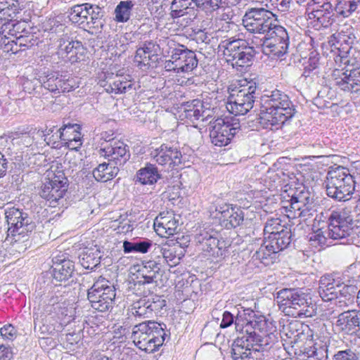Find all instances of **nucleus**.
<instances>
[{
    "label": "nucleus",
    "instance_id": "f704fd0d",
    "mask_svg": "<svg viewBox=\"0 0 360 360\" xmlns=\"http://www.w3.org/2000/svg\"><path fill=\"white\" fill-rule=\"evenodd\" d=\"M88 8L89 3L77 4L71 8L69 15L70 20L72 22L78 24L80 27L85 30L89 29V24L87 20L89 15Z\"/></svg>",
    "mask_w": 360,
    "mask_h": 360
},
{
    "label": "nucleus",
    "instance_id": "37998d69",
    "mask_svg": "<svg viewBox=\"0 0 360 360\" xmlns=\"http://www.w3.org/2000/svg\"><path fill=\"white\" fill-rule=\"evenodd\" d=\"M315 0H311L307 6L306 15H307V23L305 34L309 39V43L313 46L314 42V30H315Z\"/></svg>",
    "mask_w": 360,
    "mask_h": 360
},
{
    "label": "nucleus",
    "instance_id": "c756f323",
    "mask_svg": "<svg viewBox=\"0 0 360 360\" xmlns=\"http://www.w3.org/2000/svg\"><path fill=\"white\" fill-rule=\"evenodd\" d=\"M340 286V282L335 281L332 276H322L319 281V293L323 301H330L336 297V288Z\"/></svg>",
    "mask_w": 360,
    "mask_h": 360
},
{
    "label": "nucleus",
    "instance_id": "5fc2aeb1",
    "mask_svg": "<svg viewBox=\"0 0 360 360\" xmlns=\"http://www.w3.org/2000/svg\"><path fill=\"white\" fill-rule=\"evenodd\" d=\"M23 90L28 94H40V90L42 89L41 77H33L32 79L24 78L22 81Z\"/></svg>",
    "mask_w": 360,
    "mask_h": 360
},
{
    "label": "nucleus",
    "instance_id": "0eeeda50",
    "mask_svg": "<svg viewBox=\"0 0 360 360\" xmlns=\"http://www.w3.org/2000/svg\"><path fill=\"white\" fill-rule=\"evenodd\" d=\"M69 181L63 170H56L48 174L39 191L40 196L49 202V205L56 207L59 200L63 198L68 191Z\"/></svg>",
    "mask_w": 360,
    "mask_h": 360
},
{
    "label": "nucleus",
    "instance_id": "4468645a",
    "mask_svg": "<svg viewBox=\"0 0 360 360\" xmlns=\"http://www.w3.org/2000/svg\"><path fill=\"white\" fill-rule=\"evenodd\" d=\"M101 156H103L119 167L123 166L130 158L129 146L120 141H112L99 150Z\"/></svg>",
    "mask_w": 360,
    "mask_h": 360
},
{
    "label": "nucleus",
    "instance_id": "a878e982",
    "mask_svg": "<svg viewBox=\"0 0 360 360\" xmlns=\"http://www.w3.org/2000/svg\"><path fill=\"white\" fill-rule=\"evenodd\" d=\"M359 310H349L340 314L337 320V326L347 333H353L360 328Z\"/></svg>",
    "mask_w": 360,
    "mask_h": 360
},
{
    "label": "nucleus",
    "instance_id": "69168bd1",
    "mask_svg": "<svg viewBox=\"0 0 360 360\" xmlns=\"http://www.w3.org/2000/svg\"><path fill=\"white\" fill-rule=\"evenodd\" d=\"M153 57L147 54L145 51L139 48L136 52L134 61L138 63V66L140 68L149 67L150 65V60Z\"/></svg>",
    "mask_w": 360,
    "mask_h": 360
},
{
    "label": "nucleus",
    "instance_id": "72a5a7b5",
    "mask_svg": "<svg viewBox=\"0 0 360 360\" xmlns=\"http://www.w3.org/2000/svg\"><path fill=\"white\" fill-rule=\"evenodd\" d=\"M119 171V167L112 162H103L93 170V176L97 181L106 182L115 177Z\"/></svg>",
    "mask_w": 360,
    "mask_h": 360
},
{
    "label": "nucleus",
    "instance_id": "c9c22d12",
    "mask_svg": "<svg viewBox=\"0 0 360 360\" xmlns=\"http://www.w3.org/2000/svg\"><path fill=\"white\" fill-rule=\"evenodd\" d=\"M88 13L90 20L89 21V30L101 32L105 20L103 19L105 11L103 8L96 4H89Z\"/></svg>",
    "mask_w": 360,
    "mask_h": 360
},
{
    "label": "nucleus",
    "instance_id": "f257e3e1",
    "mask_svg": "<svg viewBox=\"0 0 360 360\" xmlns=\"http://www.w3.org/2000/svg\"><path fill=\"white\" fill-rule=\"evenodd\" d=\"M260 118L266 128L278 129L292 118L295 109L288 95L275 89L270 94L262 96L259 101Z\"/></svg>",
    "mask_w": 360,
    "mask_h": 360
},
{
    "label": "nucleus",
    "instance_id": "6e6d98bb",
    "mask_svg": "<svg viewBox=\"0 0 360 360\" xmlns=\"http://www.w3.org/2000/svg\"><path fill=\"white\" fill-rule=\"evenodd\" d=\"M313 52L311 53V56L304 67V71L302 75V77H304V82L307 85H313L314 82V76L315 75V72L314 70H315V58L311 56Z\"/></svg>",
    "mask_w": 360,
    "mask_h": 360
},
{
    "label": "nucleus",
    "instance_id": "49530a36",
    "mask_svg": "<svg viewBox=\"0 0 360 360\" xmlns=\"http://www.w3.org/2000/svg\"><path fill=\"white\" fill-rule=\"evenodd\" d=\"M129 311L135 318L146 319L152 316L146 296L135 302Z\"/></svg>",
    "mask_w": 360,
    "mask_h": 360
},
{
    "label": "nucleus",
    "instance_id": "2eb2a0df",
    "mask_svg": "<svg viewBox=\"0 0 360 360\" xmlns=\"http://www.w3.org/2000/svg\"><path fill=\"white\" fill-rule=\"evenodd\" d=\"M154 160L167 169H173L182 164L181 152L174 146L163 143L151 153Z\"/></svg>",
    "mask_w": 360,
    "mask_h": 360
},
{
    "label": "nucleus",
    "instance_id": "6e6552de",
    "mask_svg": "<svg viewBox=\"0 0 360 360\" xmlns=\"http://www.w3.org/2000/svg\"><path fill=\"white\" fill-rule=\"evenodd\" d=\"M289 207H286L288 218H296L297 217L302 219V221L312 231L315 233V201L314 198L309 196H292L290 198ZM315 240V235L312 234L309 241Z\"/></svg>",
    "mask_w": 360,
    "mask_h": 360
},
{
    "label": "nucleus",
    "instance_id": "393cba45",
    "mask_svg": "<svg viewBox=\"0 0 360 360\" xmlns=\"http://www.w3.org/2000/svg\"><path fill=\"white\" fill-rule=\"evenodd\" d=\"M150 338L148 340V347H144V350L151 353L157 351L162 345L167 334L165 330V324L152 321Z\"/></svg>",
    "mask_w": 360,
    "mask_h": 360
},
{
    "label": "nucleus",
    "instance_id": "aec40b11",
    "mask_svg": "<svg viewBox=\"0 0 360 360\" xmlns=\"http://www.w3.org/2000/svg\"><path fill=\"white\" fill-rule=\"evenodd\" d=\"M184 254L185 250L181 248L178 250L177 246H170L167 244L157 245L153 251V255L155 259H160L161 264L165 262L170 266L178 264Z\"/></svg>",
    "mask_w": 360,
    "mask_h": 360
},
{
    "label": "nucleus",
    "instance_id": "a18cd8bd",
    "mask_svg": "<svg viewBox=\"0 0 360 360\" xmlns=\"http://www.w3.org/2000/svg\"><path fill=\"white\" fill-rule=\"evenodd\" d=\"M56 85L57 89L53 92L55 94L70 92L77 87L73 77L70 75H63L59 72L56 81Z\"/></svg>",
    "mask_w": 360,
    "mask_h": 360
},
{
    "label": "nucleus",
    "instance_id": "9d476101",
    "mask_svg": "<svg viewBox=\"0 0 360 360\" xmlns=\"http://www.w3.org/2000/svg\"><path fill=\"white\" fill-rule=\"evenodd\" d=\"M197 65L195 53L186 46L178 44L172 49L171 58L165 61V68L167 71L179 74L191 72Z\"/></svg>",
    "mask_w": 360,
    "mask_h": 360
},
{
    "label": "nucleus",
    "instance_id": "4c0bfd02",
    "mask_svg": "<svg viewBox=\"0 0 360 360\" xmlns=\"http://www.w3.org/2000/svg\"><path fill=\"white\" fill-rule=\"evenodd\" d=\"M277 253L278 252L274 250L273 248H270V244L266 243L265 240L260 248L253 254L252 259L258 260L264 265L268 266L274 262Z\"/></svg>",
    "mask_w": 360,
    "mask_h": 360
},
{
    "label": "nucleus",
    "instance_id": "a211bd4d",
    "mask_svg": "<svg viewBox=\"0 0 360 360\" xmlns=\"http://www.w3.org/2000/svg\"><path fill=\"white\" fill-rule=\"evenodd\" d=\"M215 210L220 214L219 218L224 221L226 229L236 228L244 220L243 211L237 206L224 203L217 206Z\"/></svg>",
    "mask_w": 360,
    "mask_h": 360
},
{
    "label": "nucleus",
    "instance_id": "7ed1b4c3",
    "mask_svg": "<svg viewBox=\"0 0 360 360\" xmlns=\"http://www.w3.org/2000/svg\"><path fill=\"white\" fill-rule=\"evenodd\" d=\"M242 21L250 33L263 35L262 39L271 36L276 28L281 26L277 24L275 15L264 8H248Z\"/></svg>",
    "mask_w": 360,
    "mask_h": 360
},
{
    "label": "nucleus",
    "instance_id": "9b49d317",
    "mask_svg": "<svg viewBox=\"0 0 360 360\" xmlns=\"http://www.w3.org/2000/svg\"><path fill=\"white\" fill-rule=\"evenodd\" d=\"M353 218L349 209L345 206L332 210L329 217L328 236L333 239L347 237L352 230Z\"/></svg>",
    "mask_w": 360,
    "mask_h": 360
},
{
    "label": "nucleus",
    "instance_id": "0e129e2a",
    "mask_svg": "<svg viewBox=\"0 0 360 360\" xmlns=\"http://www.w3.org/2000/svg\"><path fill=\"white\" fill-rule=\"evenodd\" d=\"M4 3H6L7 6H5L7 10L6 14L8 15V20L10 18H13L20 9V4L23 2V0H0Z\"/></svg>",
    "mask_w": 360,
    "mask_h": 360
},
{
    "label": "nucleus",
    "instance_id": "2f4dec72",
    "mask_svg": "<svg viewBox=\"0 0 360 360\" xmlns=\"http://www.w3.org/2000/svg\"><path fill=\"white\" fill-rule=\"evenodd\" d=\"M161 178L157 167L151 163L146 164L139 169L136 174V181L143 185H153Z\"/></svg>",
    "mask_w": 360,
    "mask_h": 360
},
{
    "label": "nucleus",
    "instance_id": "f8f14e48",
    "mask_svg": "<svg viewBox=\"0 0 360 360\" xmlns=\"http://www.w3.org/2000/svg\"><path fill=\"white\" fill-rule=\"evenodd\" d=\"M278 308L285 315L296 317L300 316L303 310L301 307L307 303L304 294L298 289L283 288L276 294Z\"/></svg>",
    "mask_w": 360,
    "mask_h": 360
},
{
    "label": "nucleus",
    "instance_id": "ddd939ff",
    "mask_svg": "<svg viewBox=\"0 0 360 360\" xmlns=\"http://www.w3.org/2000/svg\"><path fill=\"white\" fill-rule=\"evenodd\" d=\"M349 70L339 68H334L331 78L334 84L340 89L351 93L360 91V70L352 69Z\"/></svg>",
    "mask_w": 360,
    "mask_h": 360
},
{
    "label": "nucleus",
    "instance_id": "f3484780",
    "mask_svg": "<svg viewBox=\"0 0 360 360\" xmlns=\"http://www.w3.org/2000/svg\"><path fill=\"white\" fill-rule=\"evenodd\" d=\"M271 36L260 39L261 45L269 49L270 53L278 57L283 56L288 47V34L282 26L278 27Z\"/></svg>",
    "mask_w": 360,
    "mask_h": 360
},
{
    "label": "nucleus",
    "instance_id": "58836bf2",
    "mask_svg": "<svg viewBox=\"0 0 360 360\" xmlns=\"http://www.w3.org/2000/svg\"><path fill=\"white\" fill-rule=\"evenodd\" d=\"M256 54V51L252 46H247L240 52V55L235 57L231 60L233 68L238 69L239 68H248L251 65L253 58Z\"/></svg>",
    "mask_w": 360,
    "mask_h": 360
},
{
    "label": "nucleus",
    "instance_id": "ea45409f",
    "mask_svg": "<svg viewBox=\"0 0 360 360\" xmlns=\"http://www.w3.org/2000/svg\"><path fill=\"white\" fill-rule=\"evenodd\" d=\"M1 30L0 34L5 35L4 32H6L9 36L16 38L20 34L27 33L30 27L25 21H11L5 22L1 27Z\"/></svg>",
    "mask_w": 360,
    "mask_h": 360
},
{
    "label": "nucleus",
    "instance_id": "473e14b6",
    "mask_svg": "<svg viewBox=\"0 0 360 360\" xmlns=\"http://www.w3.org/2000/svg\"><path fill=\"white\" fill-rule=\"evenodd\" d=\"M292 233L290 229H283L281 233H274L271 236L265 237L266 243L270 244L277 252L283 251L291 243Z\"/></svg>",
    "mask_w": 360,
    "mask_h": 360
},
{
    "label": "nucleus",
    "instance_id": "dca6fc26",
    "mask_svg": "<svg viewBox=\"0 0 360 360\" xmlns=\"http://www.w3.org/2000/svg\"><path fill=\"white\" fill-rule=\"evenodd\" d=\"M355 36L351 27L346 28L345 30H342L332 34L328 41L323 44V49L330 50L331 53H345V49H349L351 44H353Z\"/></svg>",
    "mask_w": 360,
    "mask_h": 360
},
{
    "label": "nucleus",
    "instance_id": "8fccbe9b",
    "mask_svg": "<svg viewBox=\"0 0 360 360\" xmlns=\"http://www.w3.org/2000/svg\"><path fill=\"white\" fill-rule=\"evenodd\" d=\"M313 333L308 335V338L304 345L303 349H300L299 352H295V355H297L300 360H311L314 359L315 355V342L313 340Z\"/></svg>",
    "mask_w": 360,
    "mask_h": 360
},
{
    "label": "nucleus",
    "instance_id": "052dcab7",
    "mask_svg": "<svg viewBox=\"0 0 360 360\" xmlns=\"http://www.w3.org/2000/svg\"><path fill=\"white\" fill-rule=\"evenodd\" d=\"M17 43L19 44L20 47H23L25 49L37 45L38 39L29 30L27 33L20 34L19 37H17Z\"/></svg>",
    "mask_w": 360,
    "mask_h": 360
},
{
    "label": "nucleus",
    "instance_id": "5701e85b",
    "mask_svg": "<svg viewBox=\"0 0 360 360\" xmlns=\"http://www.w3.org/2000/svg\"><path fill=\"white\" fill-rule=\"evenodd\" d=\"M161 268L160 259H155L144 262L142 267L139 270L141 279L138 281L137 284L140 286L157 283L156 279L160 274Z\"/></svg>",
    "mask_w": 360,
    "mask_h": 360
},
{
    "label": "nucleus",
    "instance_id": "e2e57ef3",
    "mask_svg": "<svg viewBox=\"0 0 360 360\" xmlns=\"http://www.w3.org/2000/svg\"><path fill=\"white\" fill-rule=\"evenodd\" d=\"M151 314L160 312L166 305V301L161 297L154 295L151 298H147Z\"/></svg>",
    "mask_w": 360,
    "mask_h": 360
},
{
    "label": "nucleus",
    "instance_id": "3c124183",
    "mask_svg": "<svg viewBox=\"0 0 360 360\" xmlns=\"http://www.w3.org/2000/svg\"><path fill=\"white\" fill-rule=\"evenodd\" d=\"M360 0H338L336 10L343 17H349L357 8Z\"/></svg>",
    "mask_w": 360,
    "mask_h": 360
},
{
    "label": "nucleus",
    "instance_id": "79ce46f5",
    "mask_svg": "<svg viewBox=\"0 0 360 360\" xmlns=\"http://www.w3.org/2000/svg\"><path fill=\"white\" fill-rule=\"evenodd\" d=\"M79 259L84 268L94 269L101 263V252L98 250H87L80 255Z\"/></svg>",
    "mask_w": 360,
    "mask_h": 360
},
{
    "label": "nucleus",
    "instance_id": "09e8293b",
    "mask_svg": "<svg viewBox=\"0 0 360 360\" xmlns=\"http://www.w3.org/2000/svg\"><path fill=\"white\" fill-rule=\"evenodd\" d=\"M197 6L195 0H173L171 5V15L174 18L183 16L188 8Z\"/></svg>",
    "mask_w": 360,
    "mask_h": 360
},
{
    "label": "nucleus",
    "instance_id": "412c9836",
    "mask_svg": "<svg viewBox=\"0 0 360 360\" xmlns=\"http://www.w3.org/2000/svg\"><path fill=\"white\" fill-rule=\"evenodd\" d=\"M56 46L62 54L70 55L68 58L72 63L81 60L84 53V48L82 42L70 39L67 34L63 35L57 40Z\"/></svg>",
    "mask_w": 360,
    "mask_h": 360
},
{
    "label": "nucleus",
    "instance_id": "e433bc0d",
    "mask_svg": "<svg viewBox=\"0 0 360 360\" xmlns=\"http://www.w3.org/2000/svg\"><path fill=\"white\" fill-rule=\"evenodd\" d=\"M205 112L202 102L198 99H195L191 103H188L184 110V117L192 122L200 119L203 120Z\"/></svg>",
    "mask_w": 360,
    "mask_h": 360
},
{
    "label": "nucleus",
    "instance_id": "1a4fd4ad",
    "mask_svg": "<svg viewBox=\"0 0 360 360\" xmlns=\"http://www.w3.org/2000/svg\"><path fill=\"white\" fill-rule=\"evenodd\" d=\"M210 128L211 142L219 147L228 145L235 136L242 134V126L236 119L218 118L211 122Z\"/></svg>",
    "mask_w": 360,
    "mask_h": 360
},
{
    "label": "nucleus",
    "instance_id": "b1692460",
    "mask_svg": "<svg viewBox=\"0 0 360 360\" xmlns=\"http://www.w3.org/2000/svg\"><path fill=\"white\" fill-rule=\"evenodd\" d=\"M334 61V68L346 69L347 67L351 66L353 69L360 70V50L349 47V49L346 50L345 53L336 54Z\"/></svg>",
    "mask_w": 360,
    "mask_h": 360
},
{
    "label": "nucleus",
    "instance_id": "f03ea898",
    "mask_svg": "<svg viewBox=\"0 0 360 360\" xmlns=\"http://www.w3.org/2000/svg\"><path fill=\"white\" fill-rule=\"evenodd\" d=\"M327 195L338 200H349L355 190V181L348 168L332 167L326 177Z\"/></svg>",
    "mask_w": 360,
    "mask_h": 360
},
{
    "label": "nucleus",
    "instance_id": "864d4df0",
    "mask_svg": "<svg viewBox=\"0 0 360 360\" xmlns=\"http://www.w3.org/2000/svg\"><path fill=\"white\" fill-rule=\"evenodd\" d=\"M78 129H81V126L78 124H63L58 130V136L63 143L70 141L73 134Z\"/></svg>",
    "mask_w": 360,
    "mask_h": 360
},
{
    "label": "nucleus",
    "instance_id": "20e7f679",
    "mask_svg": "<svg viewBox=\"0 0 360 360\" xmlns=\"http://www.w3.org/2000/svg\"><path fill=\"white\" fill-rule=\"evenodd\" d=\"M259 90L253 81H244V84L236 90H233L229 97L226 108L231 113L245 115L254 106L256 99L259 98ZM257 102H259L257 101Z\"/></svg>",
    "mask_w": 360,
    "mask_h": 360
},
{
    "label": "nucleus",
    "instance_id": "6ab92c4d",
    "mask_svg": "<svg viewBox=\"0 0 360 360\" xmlns=\"http://www.w3.org/2000/svg\"><path fill=\"white\" fill-rule=\"evenodd\" d=\"M179 219L173 213H160L154 221V229L161 237H169L177 232Z\"/></svg>",
    "mask_w": 360,
    "mask_h": 360
},
{
    "label": "nucleus",
    "instance_id": "c03bdc74",
    "mask_svg": "<svg viewBox=\"0 0 360 360\" xmlns=\"http://www.w3.org/2000/svg\"><path fill=\"white\" fill-rule=\"evenodd\" d=\"M133 7L131 1H121L114 11L115 20L117 22H127L130 19Z\"/></svg>",
    "mask_w": 360,
    "mask_h": 360
},
{
    "label": "nucleus",
    "instance_id": "338daca9",
    "mask_svg": "<svg viewBox=\"0 0 360 360\" xmlns=\"http://www.w3.org/2000/svg\"><path fill=\"white\" fill-rule=\"evenodd\" d=\"M333 360H359L357 354L350 349L338 351Z\"/></svg>",
    "mask_w": 360,
    "mask_h": 360
},
{
    "label": "nucleus",
    "instance_id": "cd10ccee",
    "mask_svg": "<svg viewBox=\"0 0 360 360\" xmlns=\"http://www.w3.org/2000/svg\"><path fill=\"white\" fill-rule=\"evenodd\" d=\"M152 321H146L136 324L131 332V338L134 344L141 349L148 347V340L150 338Z\"/></svg>",
    "mask_w": 360,
    "mask_h": 360
},
{
    "label": "nucleus",
    "instance_id": "39448f33",
    "mask_svg": "<svg viewBox=\"0 0 360 360\" xmlns=\"http://www.w3.org/2000/svg\"><path fill=\"white\" fill-rule=\"evenodd\" d=\"M115 288L104 278L100 277L87 290V299L91 307L98 311L111 310L115 304Z\"/></svg>",
    "mask_w": 360,
    "mask_h": 360
},
{
    "label": "nucleus",
    "instance_id": "4d7b16f0",
    "mask_svg": "<svg viewBox=\"0 0 360 360\" xmlns=\"http://www.w3.org/2000/svg\"><path fill=\"white\" fill-rule=\"evenodd\" d=\"M281 220L278 218L268 219L264 229V235L268 234V236H271L274 233H281L283 229H289L288 227L281 225Z\"/></svg>",
    "mask_w": 360,
    "mask_h": 360
},
{
    "label": "nucleus",
    "instance_id": "774afa93",
    "mask_svg": "<svg viewBox=\"0 0 360 360\" xmlns=\"http://www.w3.org/2000/svg\"><path fill=\"white\" fill-rule=\"evenodd\" d=\"M1 336L8 340H13L16 336V330L11 324L5 325L0 330Z\"/></svg>",
    "mask_w": 360,
    "mask_h": 360
},
{
    "label": "nucleus",
    "instance_id": "de8ad7c7",
    "mask_svg": "<svg viewBox=\"0 0 360 360\" xmlns=\"http://www.w3.org/2000/svg\"><path fill=\"white\" fill-rule=\"evenodd\" d=\"M152 245L153 242L148 239L137 240L135 242L124 241L123 243V249L125 253H146Z\"/></svg>",
    "mask_w": 360,
    "mask_h": 360
},
{
    "label": "nucleus",
    "instance_id": "c85d7f7f",
    "mask_svg": "<svg viewBox=\"0 0 360 360\" xmlns=\"http://www.w3.org/2000/svg\"><path fill=\"white\" fill-rule=\"evenodd\" d=\"M241 339H236L232 344L231 354L233 360H263L261 353L244 347Z\"/></svg>",
    "mask_w": 360,
    "mask_h": 360
},
{
    "label": "nucleus",
    "instance_id": "4be33fe9",
    "mask_svg": "<svg viewBox=\"0 0 360 360\" xmlns=\"http://www.w3.org/2000/svg\"><path fill=\"white\" fill-rule=\"evenodd\" d=\"M53 276L58 281H66L75 271L74 262L63 255L53 258Z\"/></svg>",
    "mask_w": 360,
    "mask_h": 360
},
{
    "label": "nucleus",
    "instance_id": "423d86ee",
    "mask_svg": "<svg viewBox=\"0 0 360 360\" xmlns=\"http://www.w3.org/2000/svg\"><path fill=\"white\" fill-rule=\"evenodd\" d=\"M4 214L8 226L7 236L13 237L15 241L28 236L36 228L32 218L22 210L9 207Z\"/></svg>",
    "mask_w": 360,
    "mask_h": 360
},
{
    "label": "nucleus",
    "instance_id": "7c9ffc66",
    "mask_svg": "<svg viewBox=\"0 0 360 360\" xmlns=\"http://www.w3.org/2000/svg\"><path fill=\"white\" fill-rule=\"evenodd\" d=\"M248 44L244 39H225L222 41L219 47L224 49V55L228 62H231L235 57L240 55V52Z\"/></svg>",
    "mask_w": 360,
    "mask_h": 360
},
{
    "label": "nucleus",
    "instance_id": "a19ab883",
    "mask_svg": "<svg viewBox=\"0 0 360 360\" xmlns=\"http://www.w3.org/2000/svg\"><path fill=\"white\" fill-rule=\"evenodd\" d=\"M129 76H116L112 84H110L106 91L110 93L124 94L132 89L133 82L129 79Z\"/></svg>",
    "mask_w": 360,
    "mask_h": 360
},
{
    "label": "nucleus",
    "instance_id": "603ef678",
    "mask_svg": "<svg viewBox=\"0 0 360 360\" xmlns=\"http://www.w3.org/2000/svg\"><path fill=\"white\" fill-rule=\"evenodd\" d=\"M236 339H241L243 341L244 347L246 349H255L258 347L259 342L260 340V334L254 331L246 330L245 335L238 336Z\"/></svg>",
    "mask_w": 360,
    "mask_h": 360
},
{
    "label": "nucleus",
    "instance_id": "bf43d9fd",
    "mask_svg": "<svg viewBox=\"0 0 360 360\" xmlns=\"http://www.w3.org/2000/svg\"><path fill=\"white\" fill-rule=\"evenodd\" d=\"M0 42L4 45L5 51L17 53L18 52L25 50L23 47H20L17 43V37L13 39L11 37L0 34Z\"/></svg>",
    "mask_w": 360,
    "mask_h": 360
},
{
    "label": "nucleus",
    "instance_id": "680f3d73",
    "mask_svg": "<svg viewBox=\"0 0 360 360\" xmlns=\"http://www.w3.org/2000/svg\"><path fill=\"white\" fill-rule=\"evenodd\" d=\"M241 316L243 320L250 324L251 328L255 329L259 327V321L255 318V313L250 309H243L242 310H238L237 315L236 316Z\"/></svg>",
    "mask_w": 360,
    "mask_h": 360
},
{
    "label": "nucleus",
    "instance_id": "13d9d810",
    "mask_svg": "<svg viewBox=\"0 0 360 360\" xmlns=\"http://www.w3.org/2000/svg\"><path fill=\"white\" fill-rule=\"evenodd\" d=\"M58 75V72H51L40 76L42 89L44 88L51 93L56 91V89H57L56 81Z\"/></svg>",
    "mask_w": 360,
    "mask_h": 360
},
{
    "label": "nucleus",
    "instance_id": "bb28decb",
    "mask_svg": "<svg viewBox=\"0 0 360 360\" xmlns=\"http://www.w3.org/2000/svg\"><path fill=\"white\" fill-rule=\"evenodd\" d=\"M195 241L201 246L203 251L215 253L214 250L219 245L217 233L212 230L200 229L195 235Z\"/></svg>",
    "mask_w": 360,
    "mask_h": 360
}]
</instances>
